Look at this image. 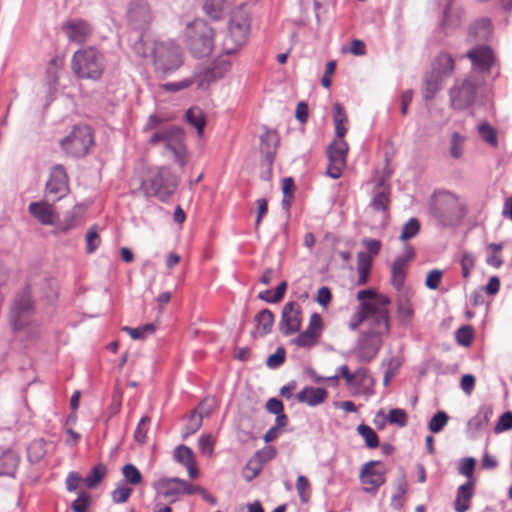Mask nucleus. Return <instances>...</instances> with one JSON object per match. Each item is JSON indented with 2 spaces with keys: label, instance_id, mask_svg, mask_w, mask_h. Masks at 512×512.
Wrapping results in <instances>:
<instances>
[{
  "label": "nucleus",
  "instance_id": "f257e3e1",
  "mask_svg": "<svg viewBox=\"0 0 512 512\" xmlns=\"http://www.w3.org/2000/svg\"><path fill=\"white\" fill-rule=\"evenodd\" d=\"M105 67L104 55L94 47L80 49L72 56L71 69L80 79L98 80Z\"/></svg>",
  "mask_w": 512,
  "mask_h": 512
},
{
  "label": "nucleus",
  "instance_id": "f03ea898",
  "mask_svg": "<svg viewBox=\"0 0 512 512\" xmlns=\"http://www.w3.org/2000/svg\"><path fill=\"white\" fill-rule=\"evenodd\" d=\"M458 197L445 189H436L428 201V214L441 228L455 225Z\"/></svg>",
  "mask_w": 512,
  "mask_h": 512
},
{
  "label": "nucleus",
  "instance_id": "7ed1b4c3",
  "mask_svg": "<svg viewBox=\"0 0 512 512\" xmlns=\"http://www.w3.org/2000/svg\"><path fill=\"white\" fill-rule=\"evenodd\" d=\"M214 32L203 20H194L187 24L183 40L195 58L208 56L213 49Z\"/></svg>",
  "mask_w": 512,
  "mask_h": 512
},
{
  "label": "nucleus",
  "instance_id": "20e7f679",
  "mask_svg": "<svg viewBox=\"0 0 512 512\" xmlns=\"http://www.w3.org/2000/svg\"><path fill=\"white\" fill-rule=\"evenodd\" d=\"M152 60L157 73L166 75L178 70L183 64V52L174 41L154 42Z\"/></svg>",
  "mask_w": 512,
  "mask_h": 512
},
{
  "label": "nucleus",
  "instance_id": "39448f33",
  "mask_svg": "<svg viewBox=\"0 0 512 512\" xmlns=\"http://www.w3.org/2000/svg\"><path fill=\"white\" fill-rule=\"evenodd\" d=\"M222 76V69L219 65H199L196 67L192 77L185 78L176 82H168L162 85V88L169 92H178L189 88L194 83L200 90H206L211 83Z\"/></svg>",
  "mask_w": 512,
  "mask_h": 512
},
{
  "label": "nucleus",
  "instance_id": "423d86ee",
  "mask_svg": "<svg viewBox=\"0 0 512 512\" xmlns=\"http://www.w3.org/2000/svg\"><path fill=\"white\" fill-rule=\"evenodd\" d=\"M94 143L92 129L88 125H76L61 141L63 150L72 157H84Z\"/></svg>",
  "mask_w": 512,
  "mask_h": 512
},
{
  "label": "nucleus",
  "instance_id": "0eeeda50",
  "mask_svg": "<svg viewBox=\"0 0 512 512\" xmlns=\"http://www.w3.org/2000/svg\"><path fill=\"white\" fill-rule=\"evenodd\" d=\"M149 143H163L165 147L173 153L175 161L180 166L186 165V148L182 142V130L180 128L171 126L156 131L150 137Z\"/></svg>",
  "mask_w": 512,
  "mask_h": 512
},
{
  "label": "nucleus",
  "instance_id": "6e6552de",
  "mask_svg": "<svg viewBox=\"0 0 512 512\" xmlns=\"http://www.w3.org/2000/svg\"><path fill=\"white\" fill-rule=\"evenodd\" d=\"M227 30L233 42V47H226V56L236 53L242 47L250 32V19L242 12H232L228 21Z\"/></svg>",
  "mask_w": 512,
  "mask_h": 512
},
{
  "label": "nucleus",
  "instance_id": "1a4fd4ad",
  "mask_svg": "<svg viewBox=\"0 0 512 512\" xmlns=\"http://www.w3.org/2000/svg\"><path fill=\"white\" fill-rule=\"evenodd\" d=\"M478 86L469 79L456 82L449 90L450 105L454 110L463 111L474 105Z\"/></svg>",
  "mask_w": 512,
  "mask_h": 512
},
{
  "label": "nucleus",
  "instance_id": "9d476101",
  "mask_svg": "<svg viewBox=\"0 0 512 512\" xmlns=\"http://www.w3.org/2000/svg\"><path fill=\"white\" fill-rule=\"evenodd\" d=\"M177 180L169 169L161 167L149 180L147 193L157 197L161 201H167L175 192Z\"/></svg>",
  "mask_w": 512,
  "mask_h": 512
},
{
  "label": "nucleus",
  "instance_id": "9b49d317",
  "mask_svg": "<svg viewBox=\"0 0 512 512\" xmlns=\"http://www.w3.org/2000/svg\"><path fill=\"white\" fill-rule=\"evenodd\" d=\"M33 303L29 289H25L15 297L10 309V323L14 330L23 329L30 320Z\"/></svg>",
  "mask_w": 512,
  "mask_h": 512
},
{
  "label": "nucleus",
  "instance_id": "f8f14e48",
  "mask_svg": "<svg viewBox=\"0 0 512 512\" xmlns=\"http://www.w3.org/2000/svg\"><path fill=\"white\" fill-rule=\"evenodd\" d=\"M153 14L144 0H133L127 10V22L132 31L145 32L150 27Z\"/></svg>",
  "mask_w": 512,
  "mask_h": 512
},
{
  "label": "nucleus",
  "instance_id": "ddd939ff",
  "mask_svg": "<svg viewBox=\"0 0 512 512\" xmlns=\"http://www.w3.org/2000/svg\"><path fill=\"white\" fill-rule=\"evenodd\" d=\"M382 345V334L375 330L362 331L357 341V358L360 362L369 363L378 354Z\"/></svg>",
  "mask_w": 512,
  "mask_h": 512
},
{
  "label": "nucleus",
  "instance_id": "4468645a",
  "mask_svg": "<svg viewBox=\"0 0 512 512\" xmlns=\"http://www.w3.org/2000/svg\"><path fill=\"white\" fill-rule=\"evenodd\" d=\"M472 68L479 73L490 72L495 64L496 57L491 46L485 43L477 44L466 53Z\"/></svg>",
  "mask_w": 512,
  "mask_h": 512
},
{
  "label": "nucleus",
  "instance_id": "2eb2a0df",
  "mask_svg": "<svg viewBox=\"0 0 512 512\" xmlns=\"http://www.w3.org/2000/svg\"><path fill=\"white\" fill-rule=\"evenodd\" d=\"M379 460H370L363 464L359 479L364 485L363 491L369 494H376L378 489L386 482L385 472L375 469L376 466L381 465Z\"/></svg>",
  "mask_w": 512,
  "mask_h": 512
},
{
  "label": "nucleus",
  "instance_id": "dca6fc26",
  "mask_svg": "<svg viewBox=\"0 0 512 512\" xmlns=\"http://www.w3.org/2000/svg\"><path fill=\"white\" fill-rule=\"evenodd\" d=\"M69 192L68 176L62 165H55L46 183V197L55 202L62 199Z\"/></svg>",
  "mask_w": 512,
  "mask_h": 512
},
{
  "label": "nucleus",
  "instance_id": "f3484780",
  "mask_svg": "<svg viewBox=\"0 0 512 512\" xmlns=\"http://www.w3.org/2000/svg\"><path fill=\"white\" fill-rule=\"evenodd\" d=\"M323 329V320L319 313L314 312L309 319L308 327L291 340V343L302 348H312L315 346L321 336Z\"/></svg>",
  "mask_w": 512,
  "mask_h": 512
},
{
  "label": "nucleus",
  "instance_id": "a211bd4d",
  "mask_svg": "<svg viewBox=\"0 0 512 512\" xmlns=\"http://www.w3.org/2000/svg\"><path fill=\"white\" fill-rule=\"evenodd\" d=\"M301 310L295 301L287 302L282 309L279 330L284 336H290L300 331Z\"/></svg>",
  "mask_w": 512,
  "mask_h": 512
},
{
  "label": "nucleus",
  "instance_id": "6ab92c4d",
  "mask_svg": "<svg viewBox=\"0 0 512 512\" xmlns=\"http://www.w3.org/2000/svg\"><path fill=\"white\" fill-rule=\"evenodd\" d=\"M62 30L71 42L83 44L92 33L91 25L83 19H72L62 24Z\"/></svg>",
  "mask_w": 512,
  "mask_h": 512
},
{
  "label": "nucleus",
  "instance_id": "aec40b11",
  "mask_svg": "<svg viewBox=\"0 0 512 512\" xmlns=\"http://www.w3.org/2000/svg\"><path fill=\"white\" fill-rule=\"evenodd\" d=\"M28 211L43 225H54L59 220V215L54 206L46 201L31 202Z\"/></svg>",
  "mask_w": 512,
  "mask_h": 512
},
{
  "label": "nucleus",
  "instance_id": "412c9836",
  "mask_svg": "<svg viewBox=\"0 0 512 512\" xmlns=\"http://www.w3.org/2000/svg\"><path fill=\"white\" fill-rule=\"evenodd\" d=\"M390 195L391 187L386 184L383 177H380L374 185L370 207L375 211L387 212L391 202Z\"/></svg>",
  "mask_w": 512,
  "mask_h": 512
},
{
  "label": "nucleus",
  "instance_id": "4be33fe9",
  "mask_svg": "<svg viewBox=\"0 0 512 512\" xmlns=\"http://www.w3.org/2000/svg\"><path fill=\"white\" fill-rule=\"evenodd\" d=\"M263 130L264 132L259 136L261 159H267L270 162L276 157L279 137L275 130H270L267 126H263Z\"/></svg>",
  "mask_w": 512,
  "mask_h": 512
},
{
  "label": "nucleus",
  "instance_id": "5701e85b",
  "mask_svg": "<svg viewBox=\"0 0 512 512\" xmlns=\"http://www.w3.org/2000/svg\"><path fill=\"white\" fill-rule=\"evenodd\" d=\"M328 391L324 387L305 386L296 394V399L300 403H305L310 407H316L326 401Z\"/></svg>",
  "mask_w": 512,
  "mask_h": 512
},
{
  "label": "nucleus",
  "instance_id": "b1692460",
  "mask_svg": "<svg viewBox=\"0 0 512 512\" xmlns=\"http://www.w3.org/2000/svg\"><path fill=\"white\" fill-rule=\"evenodd\" d=\"M493 34L492 21L488 17H481L473 21L468 28V37L474 41L487 42Z\"/></svg>",
  "mask_w": 512,
  "mask_h": 512
},
{
  "label": "nucleus",
  "instance_id": "393cba45",
  "mask_svg": "<svg viewBox=\"0 0 512 512\" xmlns=\"http://www.w3.org/2000/svg\"><path fill=\"white\" fill-rule=\"evenodd\" d=\"M254 321L256 323L255 329L257 332L255 330L251 331V336L253 338H256L257 335L260 337H265L272 332L275 316L270 309L263 308L257 312L254 317Z\"/></svg>",
  "mask_w": 512,
  "mask_h": 512
},
{
  "label": "nucleus",
  "instance_id": "a878e982",
  "mask_svg": "<svg viewBox=\"0 0 512 512\" xmlns=\"http://www.w3.org/2000/svg\"><path fill=\"white\" fill-rule=\"evenodd\" d=\"M153 487L157 493L161 494L165 498H169L170 502H175L181 494V486L179 485L178 477L160 478L154 482Z\"/></svg>",
  "mask_w": 512,
  "mask_h": 512
},
{
  "label": "nucleus",
  "instance_id": "bb28decb",
  "mask_svg": "<svg viewBox=\"0 0 512 512\" xmlns=\"http://www.w3.org/2000/svg\"><path fill=\"white\" fill-rule=\"evenodd\" d=\"M476 482L465 481L457 488L454 509L456 512H466L470 508V500L475 494Z\"/></svg>",
  "mask_w": 512,
  "mask_h": 512
},
{
  "label": "nucleus",
  "instance_id": "cd10ccee",
  "mask_svg": "<svg viewBox=\"0 0 512 512\" xmlns=\"http://www.w3.org/2000/svg\"><path fill=\"white\" fill-rule=\"evenodd\" d=\"M396 314L400 325L408 326L415 315L414 307L410 297L401 294L396 299Z\"/></svg>",
  "mask_w": 512,
  "mask_h": 512
},
{
  "label": "nucleus",
  "instance_id": "c85d7f7f",
  "mask_svg": "<svg viewBox=\"0 0 512 512\" xmlns=\"http://www.w3.org/2000/svg\"><path fill=\"white\" fill-rule=\"evenodd\" d=\"M454 70L455 60L450 53L444 51L435 57L432 72L440 76L443 80L450 77Z\"/></svg>",
  "mask_w": 512,
  "mask_h": 512
},
{
  "label": "nucleus",
  "instance_id": "c756f323",
  "mask_svg": "<svg viewBox=\"0 0 512 512\" xmlns=\"http://www.w3.org/2000/svg\"><path fill=\"white\" fill-rule=\"evenodd\" d=\"M493 416V407L491 404L484 403L482 404L476 415L470 418L467 422V430L468 431H479L486 427L490 422L491 417Z\"/></svg>",
  "mask_w": 512,
  "mask_h": 512
},
{
  "label": "nucleus",
  "instance_id": "7c9ffc66",
  "mask_svg": "<svg viewBox=\"0 0 512 512\" xmlns=\"http://www.w3.org/2000/svg\"><path fill=\"white\" fill-rule=\"evenodd\" d=\"M19 461V455L15 451H4L0 455V476L14 477Z\"/></svg>",
  "mask_w": 512,
  "mask_h": 512
},
{
  "label": "nucleus",
  "instance_id": "2f4dec72",
  "mask_svg": "<svg viewBox=\"0 0 512 512\" xmlns=\"http://www.w3.org/2000/svg\"><path fill=\"white\" fill-rule=\"evenodd\" d=\"M442 81L443 79L432 71L425 74L422 87V97L425 101H430L435 97L441 89Z\"/></svg>",
  "mask_w": 512,
  "mask_h": 512
},
{
  "label": "nucleus",
  "instance_id": "473e14b6",
  "mask_svg": "<svg viewBox=\"0 0 512 512\" xmlns=\"http://www.w3.org/2000/svg\"><path fill=\"white\" fill-rule=\"evenodd\" d=\"M406 268L407 265L405 264V260L403 261L401 258H395L391 266L390 283L397 291H400L405 284Z\"/></svg>",
  "mask_w": 512,
  "mask_h": 512
},
{
  "label": "nucleus",
  "instance_id": "72a5a7b5",
  "mask_svg": "<svg viewBox=\"0 0 512 512\" xmlns=\"http://www.w3.org/2000/svg\"><path fill=\"white\" fill-rule=\"evenodd\" d=\"M332 116L335 128V135L337 138L342 139L347 133L345 123L348 121V117L343 105L340 102H336L333 105Z\"/></svg>",
  "mask_w": 512,
  "mask_h": 512
},
{
  "label": "nucleus",
  "instance_id": "f704fd0d",
  "mask_svg": "<svg viewBox=\"0 0 512 512\" xmlns=\"http://www.w3.org/2000/svg\"><path fill=\"white\" fill-rule=\"evenodd\" d=\"M347 152L348 145L344 140H342L340 143H337L336 140H333L327 147V157L331 163H340L341 165H344Z\"/></svg>",
  "mask_w": 512,
  "mask_h": 512
},
{
  "label": "nucleus",
  "instance_id": "c9c22d12",
  "mask_svg": "<svg viewBox=\"0 0 512 512\" xmlns=\"http://www.w3.org/2000/svg\"><path fill=\"white\" fill-rule=\"evenodd\" d=\"M144 33L145 32L131 31L128 39L131 50L139 57H146L148 51L151 49L145 40Z\"/></svg>",
  "mask_w": 512,
  "mask_h": 512
},
{
  "label": "nucleus",
  "instance_id": "e433bc0d",
  "mask_svg": "<svg viewBox=\"0 0 512 512\" xmlns=\"http://www.w3.org/2000/svg\"><path fill=\"white\" fill-rule=\"evenodd\" d=\"M185 121L197 130L199 136L203 134L206 120L201 108L197 106L189 108L185 113Z\"/></svg>",
  "mask_w": 512,
  "mask_h": 512
},
{
  "label": "nucleus",
  "instance_id": "4c0bfd02",
  "mask_svg": "<svg viewBox=\"0 0 512 512\" xmlns=\"http://www.w3.org/2000/svg\"><path fill=\"white\" fill-rule=\"evenodd\" d=\"M277 456V449L272 445H266L263 448L257 450L252 458L247 462V468H250L255 463L260 466H264L265 463L273 460Z\"/></svg>",
  "mask_w": 512,
  "mask_h": 512
},
{
  "label": "nucleus",
  "instance_id": "58836bf2",
  "mask_svg": "<svg viewBox=\"0 0 512 512\" xmlns=\"http://www.w3.org/2000/svg\"><path fill=\"white\" fill-rule=\"evenodd\" d=\"M356 431L358 435H360L361 438L363 439L366 448L376 449L379 447V437L377 433L369 425L362 422L357 426Z\"/></svg>",
  "mask_w": 512,
  "mask_h": 512
},
{
  "label": "nucleus",
  "instance_id": "ea45409f",
  "mask_svg": "<svg viewBox=\"0 0 512 512\" xmlns=\"http://www.w3.org/2000/svg\"><path fill=\"white\" fill-rule=\"evenodd\" d=\"M374 310L373 303H362L359 304L355 313L353 314L351 321L349 322V328L356 330L361 323L368 320L371 315V311Z\"/></svg>",
  "mask_w": 512,
  "mask_h": 512
},
{
  "label": "nucleus",
  "instance_id": "a19ab883",
  "mask_svg": "<svg viewBox=\"0 0 512 512\" xmlns=\"http://www.w3.org/2000/svg\"><path fill=\"white\" fill-rule=\"evenodd\" d=\"M449 421V415L444 410H437L427 423V428L432 434L440 433Z\"/></svg>",
  "mask_w": 512,
  "mask_h": 512
},
{
  "label": "nucleus",
  "instance_id": "79ce46f5",
  "mask_svg": "<svg viewBox=\"0 0 512 512\" xmlns=\"http://www.w3.org/2000/svg\"><path fill=\"white\" fill-rule=\"evenodd\" d=\"M478 133L484 142L492 147H497L498 133L495 127H493L489 122L482 121L478 125Z\"/></svg>",
  "mask_w": 512,
  "mask_h": 512
},
{
  "label": "nucleus",
  "instance_id": "37998d69",
  "mask_svg": "<svg viewBox=\"0 0 512 512\" xmlns=\"http://www.w3.org/2000/svg\"><path fill=\"white\" fill-rule=\"evenodd\" d=\"M420 229L421 225L419 219L416 217H411L402 226L399 239L402 242H407L408 240L414 238L420 232Z\"/></svg>",
  "mask_w": 512,
  "mask_h": 512
},
{
  "label": "nucleus",
  "instance_id": "c03bdc74",
  "mask_svg": "<svg viewBox=\"0 0 512 512\" xmlns=\"http://www.w3.org/2000/svg\"><path fill=\"white\" fill-rule=\"evenodd\" d=\"M203 419L204 417L194 409L187 419V423L182 432V437L187 438L188 436L195 434L200 429Z\"/></svg>",
  "mask_w": 512,
  "mask_h": 512
},
{
  "label": "nucleus",
  "instance_id": "a18cd8bd",
  "mask_svg": "<svg viewBox=\"0 0 512 512\" xmlns=\"http://www.w3.org/2000/svg\"><path fill=\"white\" fill-rule=\"evenodd\" d=\"M475 330L472 325H462L455 331V339L458 345L470 347L474 339Z\"/></svg>",
  "mask_w": 512,
  "mask_h": 512
},
{
  "label": "nucleus",
  "instance_id": "49530a36",
  "mask_svg": "<svg viewBox=\"0 0 512 512\" xmlns=\"http://www.w3.org/2000/svg\"><path fill=\"white\" fill-rule=\"evenodd\" d=\"M204 12L214 20H220L224 12V0H203Z\"/></svg>",
  "mask_w": 512,
  "mask_h": 512
},
{
  "label": "nucleus",
  "instance_id": "de8ad7c7",
  "mask_svg": "<svg viewBox=\"0 0 512 512\" xmlns=\"http://www.w3.org/2000/svg\"><path fill=\"white\" fill-rule=\"evenodd\" d=\"M370 318H372L373 323L377 326H380L381 324L385 327V334H388L390 332V317H389V310L386 307H377V305L374 304V310L371 311Z\"/></svg>",
  "mask_w": 512,
  "mask_h": 512
},
{
  "label": "nucleus",
  "instance_id": "09e8293b",
  "mask_svg": "<svg viewBox=\"0 0 512 512\" xmlns=\"http://www.w3.org/2000/svg\"><path fill=\"white\" fill-rule=\"evenodd\" d=\"M476 464L477 461L474 457H464L459 462L458 473L466 477V481L476 482V478L474 477Z\"/></svg>",
  "mask_w": 512,
  "mask_h": 512
},
{
  "label": "nucleus",
  "instance_id": "8fccbe9b",
  "mask_svg": "<svg viewBox=\"0 0 512 512\" xmlns=\"http://www.w3.org/2000/svg\"><path fill=\"white\" fill-rule=\"evenodd\" d=\"M45 446L46 443L43 439H36L33 442H31L27 449L29 461L32 463H37L41 459H43V457L46 454Z\"/></svg>",
  "mask_w": 512,
  "mask_h": 512
},
{
  "label": "nucleus",
  "instance_id": "3c124183",
  "mask_svg": "<svg viewBox=\"0 0 512 512\" xmlns=\"http://www.w3.org/2000/svg\"><path fill=\"white\" fill-rule=\"evenodd\" d=\"M122 330L128 333L132 339L141 340L144 339L146 336L153 334L156 330V327L154 324L148 323L137 328L124 326L122 327Z\"/></svg>",
  "mask_w": 512,
  "mask_h": 512
},
{
  "label": "nucleus",
  "instance_id": "603ef678",
  "mask_svg": "<svg viewBox=\"0 0 512 512\" xmlns=\"http://www.w3.org/2000/svg\"><path fill=\"white\" fill-rule=\"evenodd\" d=\"M466 137L459 132H453L450 140V155L454 159H459L463 155L464 143Z\"/></svg>",
  "mask_w": 512,
  "mask_h": 512
},
{
  "label": "nucleus",
  "instance_id": "864d4df0",
  "mask_svg": "<svg viewBox=\"0 0 512 512\" xmlns=\"http://www.w3.org/2000/svg\"><path fill=\"white\" fill-rule=\"evenodd\" d=\"M106 473V467L103 464H98L89 473V475L84 479L86 486L90 489L95 488L103 479Z\"/></svg>",
  "mask_w": 512,
  "mask_h": 512
},
{
  "label": "nucleus",
  "instance_id": "5fc2aeb1",
  "mask_svg": "<svg viewBox=\"0 0 512 512\" xmlns=\"http://www.w3.org/2000/svg\"><path fill=\"white\" fill-rule=\"evenodd\" d=\"M285 359L286 349L284 346L280 345L276 348L274 353L267 357L265 364L269 369H277L285 362Z\"/></svg>",
  "mask_w": 512,
  "mask_h": 512
},
{
  "label": "nucleus",
  "instance_id": "6e6d98bb",
  "mask_svg": "<svg viewBox=\"0 0 512 512\" xmlns=\"http://www.w3.org/2000/svg\"><path fill=\"white\" fill-rule=\"evenodd\" d=\"M122 474L125 481L131 485H139L142 482V474L139 469L133 464H126L122 468Z\"/></svg>",
  "mask_w": 512,
  "mask_h": 512
},
{
  "label": "nucleus",
  "instance_id": "4d7b16f0",
  "mask_svg": "<svg viewBox=\"0 0 512 512\" xmlns=\"http://www.w3.org/2000/svg\"><path fill=\"white\" fill-rule=\"evenodd\" d=\"M174 458L177 462L186 466L195 462L194 453L191 448L179 445L174 451Z\"/></svg>",
  "mask_w": 512,
  "mask_h": 512
},
{
  "label": "nucleus",
  "instance_id": "13d9d810",
  "mask_svg": "<svg viewBox=\"0 0 512 512\" xmlns=\"http://www.w3.org/2000/svg\"><path fill=\"white\" fill-rule=\"evenodd\" d=\"M387 416L390 425H397L399 427H405L407 425L408 415L402 408H391Z\"/></svg>",
  "mask_w": 512,
  "mask_h": 512
},
{
  "label": "nucleus",
  "instance_id": "bf43d9fd",
  "mask_svg": "<svg viewBox=\"0 0 512 512\" xmlns=\"http://www.w3.org/2000/svg\"><path fill=\"white\" fill-rule=\"evenodd\" d=\"M150 422H151V418L149 416H143L140 419V421L134 431V439L137 443L142 445L146 442L147 432H148Z\"/></svg>",
  "mask_w": 512,
  "mask_h": 512
},
{
  "label": "nucleus",
  "instance_id": "052dcab7",
  "mask_svg": "<svg viewBox=\"0 0 512 512\" xmlns=\"http://www.w3.org/2000/svg\"><path fill=\"white\" fill-rule=\"evenodd\" d=\"M511 429H512V411L507 410L499 416V418L493 428V431L495 434H500V433H503V432L511 430Z\"/></svg>",
  "mask_w": 512,
  "mask_h": 512
},
{
  "label": "nucleus",
  "instance_id": "680f3d73",
  "mask_svg": "<svg viewBox=\"0 0 512 512\" xmlns=\"http://www.w3.org/2000/svg\"><path fill=\"white\" fill-rule=\"evenodd\" d=\"M219 405V402L214 396L206 397L203 401H201L198 406L195 408L203 417H208L213 410H215Z\"/></svg>",
  "mask_w": 512,
  "mask_h": 512
},
{
  "label": "nucleus",
  "instance_id": "e2e57ef3",
  "mask_svg": "<svg viewBox=\"0 0 512 512\" xmlns=\"http://www.w3.org/2000/svg\"><path fill=\"white\" fill-rule=\"evenodd\" d=\"M132 491V488L128 487L125 483L119 484L112 492L113 502L116 504L125 503L129 499Z\"/></svg>",
  "mask_w": 512,
  "mask_h": 512
},
{
  "label": "nucleus",
  "instance_id": "0e129e2a",
  "mask_svg": "<svg viewBox=\"0 0 512 512\" xmlns=\"http://www.w3.org/2000/svg\"><path fill=\"white\" fill-rule=\"evenodd\" d=\"M443 277V271L440 269H432L430 270L425 279V286L429 290H437L440 286L441 280Z\"/></svg>",
  "mask_w": 512,
  "mask_h": 512
},
{
  "label": "nucleus",
  "instance_id": "69168bd1",
  "mask_svg": "<svg viewBox=\"0 0 512 512\" xmlns=\"http://www.w3.org/2000/svg\"><path fill=\"white\" fill-rule=\"evenodd\" d=\"M309 486L310 483L308 478L304 475H298L296 481V488L298 491L300 501L302 503H307L310 500V493L306 492V490L309 489Z\"/></svg>",
  "mask_w": 512,
  "mask_h": 512
},
{
  "label": "nucleus",
  "instance_id": "338daca9",
  "mask_svg": "<svg viewBox=\"0 0 512 512\" xmlns=\"http://www.w3.org/2000/svg\"><path fill=\"white\" fill-rule=\"evenodd\" d=\"M372 257L364 252L360 251L357 254V273H367L369 274L372 268Z\"/></svg>",
  "mask_w": 512,
  "mask_h": 512
},
{
  "label": "nucleus",
  "instance_id": "774afa93",
  "mask_svg": "<svg viewBox=\"0 0 512 512\" xmlns=\"http://www.w3.org/2000/svg\"><path fill=\"white\" fill-rule=\"evenodd\" d=\"M336 68H337V63L335 60H329L326 62V65H325V71H324V74L321 78V85L325 88V89H330L331 86H332V81H331V78L332 76L335 74L336 72Z\"/></svg>",
  "mask_w": 512,
  "mask_h": 512
}]
</instances>
